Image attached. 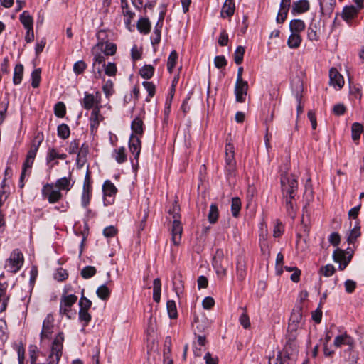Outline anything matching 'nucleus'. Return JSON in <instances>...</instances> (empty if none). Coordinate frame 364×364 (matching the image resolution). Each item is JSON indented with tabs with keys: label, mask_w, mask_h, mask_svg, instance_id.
Listing matches in <instances>:
<instances>
[{
	"label": "nucleus",
	"mask_w": 364,
	"mask_h": 364,
	"mask_svg": "<svg viewBox=\"0 0 364 364\" xmlns=\"http://www.w3.org/2000/svg\"><path fill=\"white\" fill-rule=\"evenodd\" d=\"M41 68L35 69L31 73V85L33 87L36 88L39 86L41 82Z\"/></svg>",
	"instance_id": "obj_51"
},
{
	"label": "nucleus",
	"mask_w": 364,
	"mask_h": 364,
	"mask_svg": "<svg viewBox=\"0 0 364 364\" xmlns=\"http://www.w3.org/2000/svg\"><path fill=\"white\" fill-rule=\"evenodd\" d=\"M129 148L132 154L134 155V159L138 161L141 149L140 136L132 134L129 137Z\"/></svg>",
	"instance_id": "obj_13"
},
{
	"label": "nucleus",
	"mask_w": 364,
	"mask_h": 364,
	"mask_svg": "<svg viewBox=\"0 0 364 364\" xmlns=\"http://www.w3.org/2000/svg\"><path fill=\"white\" fill-rule=\"evenodd\" d=\"M239 321L240 324L243 326V328L245 329L248 328L250 326V318L246 312H243L240 315Z\"/></svg>",
	"instance_id": "obj_64"
},
{
	"label": "nucleus",
	"mask_w": 364,
	"mask_h": 364,
	"mask_svg": "<svg viewBox=\"0 0 364 364\" xmlns=\"http://www.w3.org/2000/svg\"><path fill=\"white\" fill-rule=\"evenodd\" d=\"M214 64L217 68H223L227 65V60L223 55H218L214 58Z\"/></svg>",
	"instance_id": "obj_63"
},
{
	"label": "nucleus",
	"mask_w": 364,
	"mask_h": 364,
	"mask_svg": "<svg viewBox=\"0 0 364 364\" xmlns=\"http://www.w3.org/2000/svg\"><path fill=\"white\" fill-rule=\"evenodd\" d=\"M98 48L103 50L105 55H113L117 50V46L115 44L109 42H98L95 47L92 48V52H95V49Z\"/></svg>",
	"instance_id": "obj_18"
},
{
	"label": "nucleus",
	"mask_w": 364,
	"mask_h": 364,
	"mask_svg": "<svg viewBox=\"0 0 364 364\" xmlns=\"http://www.w3.org/2000/svg\"><path fill=\"white\" fill-rule=\"evenodd\" d=\"M290 31L294 33H299L305 28V23L301 19H294L289 23Z\"/></svg>",
	"instance_id": "obj_32"
},
{
	"label": "nucleus",
	"mask_w": 364,
	"mask_h": 364,
	"mask_svg": "<svg viewBox=\"0 0 364 364\" xmlns=\"http://www.w3.org/2000/svg\"><path fill=\"white\" fill-rule=\"evenodd\" d=\"M236 272L237 279L240 281L244 280L247 274V269L245 258L242 256L237 258Z\"/></svg>",
	"instance_id": "obj_25"
},
{
	"label": "nucleus",
	"mask_w": 364,
	"mask_h": 364,
	"mask_svg": "<svg viewBox=\"0 0 364 364\" xmlns=\"http://www.w3.org/2000/svg\"><path fill=\"white\" fill-rule=\"evenodd\" d=\"M121 4L123 10V14L126 16L124 22L127 24H129L134 16V13L129 9L127 0H121Z\"/></svg>",
	"instance_id": "obj_34"
},
{
	"label": "nucleus",
	"mask_w": 364,
	"mask_h": 364,
	"mask_svg": "<svg viewBox=\"0 0 364 364\" xmlns=\"http://www.w3.org/2000/svg\"><path fill=\"white\" fill-rule=\"evenodd\" d=\"M55 114L58 117H63L65 114V106L63 102H58L54 107Z\"/></svg>",
	"instance_id": "obj_57"
},
{
	"label": "nucleus",
	"mask_w": 364,
	"mask_h": 364,
	"mask_svg": "<svg viewBox=\"0 0 364 364\" xmlns=\"http://www.w3.org/2000/svg\"><path fill=\"white\" fill-rule=\"evenodd\" d=\"M105 66V73L107 75L109 76H114L117 71V66L113 63H108L107 65Z\"/></svg>",
	"instance_id": "obj_62"
},
{
	"label": "nucleus",
	"mask_w": 364,
	"mask_h": 364,
	"mask_svg": "<svg viewBox=\"0 0 364 364\" xmlns=\"http://www.w3.org/2000/svg\"><path fill=\"white\" fill-rule=\"evenodd\" d=\"M241 209V201L237 197H235L232 199L231 203V212L234 217H237Z\"/></svg>",
	"instance_id": "obj_44"
},
{
	"label": "nucleus",
	"mask_w": 364,
	"mask_h": 364,
	"mask_svg": "<svg viewBox=\"0 0 364 364\" xmlns=\"http://www.w3.org/2000/svg\"><path fill=\"white\" fill-rule=\"evenodd\" d=\"M269 364H294V358L289 356L285 348L284 352H279L277 356L269 357ZM301 364H309V360H304Z\"/></svg>",
	"instance_id": "obj_8"
},
{
	"label": "nucleus",
	"mask_w": 364,
	"mask_h": 364,
	"mask_svg": "<svg viewBox=\"0 0 364 364\" xmlns=\"http://www.w3.org/2000/svg\"><path fill=\"white\" fill-rule=\"evenodd\" d=\"M96 294L101 299L107 300L110 296V291L106 285H101L97 288Z\"/></svg>",
	"instance_id": "obj_45"
},
{
	"label": "nucleus",
	"mask_w": 364,
	"mask_h": 364,
	"mask_svg": "<svg viewBox=\"0 0 364 364\" xmlns=\"http://www.w3.org/2000/svg\"><path fill=\"white\" fill-rule=\"evenodd\" d=\"M358 14V9L354 5L346 6L343 7L341 17L348 23H350Z\"/></svg>",
	"instance_id": "obj_16"
},
{
	"label": "nucleus",
	"mask_w": 364,
	"mask_h": 364,
	"mask_svg": "<svg viewBox=\"0 0 364 364\" xmlns=\"http://www.w3.org/2000/svg\"><path fill=\"white\" fill-rule=\"evenodd\" d=\"M99 101L92 94L85 92V97L81 101L82 107L85 109H90L95 108V105H98Z\"/></svg>",
	"instance_id": "obj_24"
},
{
	"label": "nucleus",
	"mask_w": 364,
	"mask_h": 364,
	"mask_svg": "<svg viewBox=\"0 0 364 364\" xmlns=\"http://www.w3.org/2000/svg\"><path fill=\"white\" fill-rule=\"evenodd\" d=\"M138 30L144 34L149 33L151 23L148 18H140L137 23Z\"/></svg>",
	"instance_id": "obj_39"
},
{
	"label": "nucleus",
	"mask_w": 364,
	"mask_h": 364,
	"mask_svg": "<svg viewBox=\"0 0 364 364\" xmlns=\"http://www.w3.org/2000/svg\"><path fill=\"white\" fill-rule=\"evenodd\" d=\"M301 42V38L299 34L292 33L287 41V45L290 48H298Z\"/></svg>",
	"instance_id": "obj_38"
},
{
	"label": "nucleus",
	"mask_w": 364,
	"mask_h": 364,
	"mask_svg": "<svg viewBox=\"0 0 364 364\" xmlns=\"http://www.w3.org/2000/svg\"><path fill=\"white\" fill-rule=\"evenodd\" d=\"M330 85L341 89L344 85L343 77L334 68L329 71Z\"/></svg>",
	"instance_id": "obj_15"
},
{
	"label": "nucleus",
	"mask_w": 364,
	"mask_h": 364,
	"mask_svg": "<svg viewBox=\"0 0 364 364\" xmlns=\"http://www.w3.org/2000/svg\"><path fill=\"white\" fill-rule=\"evenodd\" d=\"M97 272L96 268L92 266H86L81 271V276L84 279H89L93 277Z\"/></svg>",
	"instance_id": "obj_53"
},
{
	"label": "nucleus",
	"mask_w": 364,
	"mask_h": 364,
	"mask_svg": "<svg viewBox=\"0 0 364 364\" xmlns=\"http://www.w3.org/2000/svg\"><path fill=\"white\" fill-rule=\"evenodd\" d=\"M70 128L65 124H61L58 127V135L59 137L65 139L70 136Z\"/></svg>",
	"instance_id": "obj_52"
},
{
	"label": "nucleus",
	"mask_w": 364,
	"mask_h": 364,
	"mask_svg": "<svg viewBox=\"0 0 364 364\" xmlns=\"http://www.w3.org/2000/svg\"><path fill=\"white\" fill-rule=\"evenodd\" d=\"M112 157L116 160V161L119 164H122L127 161V154L126 149L124 146H121L118 149H116L112 152Z\"/></svg>",
	"instance_id": "obj_30"
},
{
	"label": "nucleus",
	"mask_w": 364,
	"mask_h": 364,
	"mask_svg": "<svg viewBox=\"0 0 364 364\" xmlns=\"http://www.w3.org/2000/svg\"><path fill=\"white\" fill-rule=\"evenodd\" d=\"M86 68L87 64L83 60H78L73 65V71L75 74L80 75L84 72Z\"/></svg>",
	"instance_id": "obj_59"
},
{
	"label": "nucleus",
	"mask_w": 364,
	"mask_h": 364,
	"mask_svg": "<svg viewBox=\"0 0 364 364\" xmlns=\"http://www.w3.org/2000/svg\"><path fill=\"white\" fill-rule=\"evenodd\" d=\"M219 215L218 208L215 204H211L210 206V210L208 215V221L213 224L218 220Z\"/></svg>",
	"instance_id": "obj_42"
},
{
	"label": "nucleus",
	"mask_w": 364,
	"mask_h": 364,
	"mask_svg": "<svg viewBox=\"0 0 364 364\" xmlns=\"http://www.w3.org/2000/svg\"><path fill=\"white\" fill-rule=\"evenodd\" d=\"M334 272L335 268L332 264H326V266L322 267L319 270L320 274L327 277L332 276Z\"/></svg>",
	"instance_id": "obj_58"
},
{
	"label": "nucleus",
	"mask_w": 364,
	"mask_h": 364,
	"mask_svg": "<svg viewBox=\"0 0 364 364\" xmlns=\"http://www.w3.org/2000/svg\"><path fill=\"white\" fill-rule=\"evenodd\" d=\"M360 235V228L358 223L351 229L350 234L348 237V242L349 244H353L356 239Z\"/></svg>",
	"instance_id": "obj_40"
},
{
	"label": "nucleus",
	"mask_w": 364,
	"mask_h": 364,
	"mask_svg": "<svg viewBox=\"0 0 364 364\" xmlns=\"http://www.w3.org/2000/svg\"><path fill=\"white\" fill-rule=\"evenodd\" d=\"M235 3L232 0H225L223 5L220 15L223 18L230 17L235 12Z\"/></svg>",
	"instance_id": "obj_26"
},
{
	"label": "nucleus",
	"mask_w": 364,
	"mask_h": 364,
	"mask_svg": "<svg viewBox=\"0 0 364 364\" xmlns=\"http://www.w3.org/2000/svg\"><path fill=\"white\" fill-rule=\"evenodd\" d=\"M353 342H355L353 338L346 333H343L335 337L333 346L336 348H341L342 346H352Z\"/></svg>",
	"instance_id": "obj_17"
},
{
	"label": "nucleus",
	"mask_w": 364,
	"mask_h": 364,
	"mask_svg": "<svg viewBox=\"0 0 364 364\" xmlns=\"http://www.w3.org/2000/svg\"><path fill=\"white\" fill-rule=\"evenodd\" d=\"M225 171L228 176H234L236 171V161L233 145L227 142L225 145Z\"/></svg>",
	"instance_id": "obj_5"
},
{
	"label": "nucleus",
	"mask_w": 364,
	"mask_h": 364,
	"mask_svg": "<svg viewBox=\"0 0 364 364\" xmlns=\"http://www.w3.org/2000/svg\"><path fill=\"white\" fill-rule=\"evenodd\" d=\"M21 23L25 28H33V19L28 11H24L19 17Z\"/></svg>",
	"instance_id": "obj_31"
},
{
	"label": "nucleus",
	"mask_w": 364,
	"mask_h": 364,
	"mask_svg": "<svg viewBox=\"0 0 364 364\" xmlns=\"http://www.w3.org/2000/svg\"><path fill=\"white\" fill-rule=\"evenodd\" d=\"M248 90V83L245 80L235 82V95L236 97V101L238 102H244L245 100V97L247 95Z\"/></svg>",
	"instance_id": "obj_12"
},
{
	"label": "nucleus",
	"mask_w": 364,
	"mask_h": 364,
	"mask_svg": "<svg viewBox=\"0 0 364 364\" xmlns=\"http://www.w3.org/2000/svg\"><path fill=\"white\" fill-rule=\"evenodd\" d=\"M352 139L357 141L360 139V134L363 132V126L357 122L352 124L351 127Z\"/></svg>",
	"instance_id": "obj_41"
},
{
	"label": "nucleus",
	"mask_w": 364,
	"mask_h": 364,
	"mask_svg": "<svg viewBox=\"0 0 364 364\" xmlns=\"http://www.w3.org/2000/svg\"><path fill=\"white\" fill-rule=\"evenodd\" d=\"M54 186L60 191H70L73 186V183H71V173H69L68 176L67 177H63L58 179L54 183Z\"/></svg>",
	"instance_id": "obj_19"
},
{
	"label": "nucleus",
	"mask_w": 364,
	"mask_h": 364,
	"mask_svg": "<svg viewBox=\"0 0 364 364\" xmlns=\"http://www.w3.org/2000/svg\"><path fill=\"white\" fill-rule=\"evenodd\" d=\"M92 196V191H82L81 196V204L85 208H87L90 204Z\"/></svg>",
	"instance_id": "obj_55"
},
{
	"label": "nucleus",
	"mask_w": 364,
	"mask_h": 364,
	"mask_svg": "<svg viewBox=\"0 0 364 364\" xmlns=\"http://www.w3.org/2000/svg\"><path fill=\"white\" fill-rule=\"evenodd\" d=\"M302 320V314L300 310L294 311L289 319V328L291 331H296Z\"/></svg>",
	"instance_id": "obj_27"
},
{
	"label": "nucleus",
	"mask_w": 364,
	"mask_h": 364,
	"mask_svg": "<svg viewBox=\"0 0 364 364\" xmlns=\"http://www.w3.org/2000/svg\"><path fill=\"white\" fill-rule=\"evenodd\" d=\"M310 9V4L308 0H299L294 1L291 12L292 14H302L306 12Z\"/></svg>",
	"instance_id": "obj_22"
},
{
	"label": "nucleus",
	"mask_w": 364,
	"mask_h": 364,
	"mask_svg": "<svg viewBox=\"0 0 364 364\" xmlns=\"http://www.w3.org/2000/svg\"><path fill=\"white\" fill-rule=\"evenodd\" d=\"M245 51V50L243 46H240L237 47L234 53V60L237 65H240L242 63Z\"/></svg>",
	"instance_id": "obj_50"
},
{
	"label": "nucleus",
	"mask_w": 364,
	"mask_h": 364,
	"mask_svg": "<svg viewBox=\"0 0 364 364\" xmlns=\"http://www.w3.org/2000/svg\"><path fill=\"white\" fill-rule=\"evenodd\" d=\"M7 284L0 283V313L4 312L8 305L9 296L6 295Z\"/></svg>",
	"instance_id": "obj_23"
},
{
	"label": "nucleus",
	"mask_w": 364,
	"mask_h": 364,
	"mask_svg": "<svg viewBox=\"0 0 364 364\" xmlns=\"http://www.w3.org/2000/svg\"><path fill=\"white\" fill-rule=\"evenodd\" d=\"M54 318L50 314H48L43 322L42 330L40 334L41 342L45 339H49L53 332Z\"/></svg>",
	"instance_id": "obj_10"
},
{
	"label": "nucleus",
	"mask_w": 364,
	"mask_h": 364,
	"mask_svg": "<svg viewBox=\"0 0 364 364\" xmlns=\"http://www.w3.org/2000/svg\"><path fill=\"white\" fill-rule=\"evenodd\" d=\"M228 265V262L213 263V266L216 272V274L220 277H223L226 274Z\"/></svg>",
	"instance_id": "obj_49"
},
{
	"label": "nucleus",
	"mask_w": 364,
	"mask_h": 364,
	"mask_svg": "<svg viewBox=\"0 0 364 364\" xmlns=\"http://www.w3.org/2000/svg\"><path fill=\"white\" fill-rule=\"evenodd\" d=\"M166 307L169 317L172 319L177 318L178 313L175 301L173 300L168 301Z\"/></svg>",
	"instance_id": "obj_47"
},
{
	"label": "nucleus",
	"mask_w": 364,
	"mask_h": 364,
	"mask_svg": "<svg viewBox=\"0 0 364 364\" xmlns=\"http://www.w3.org/2000/svg\"><path fill=\"white\" fill-rule=\"evenodd\" d=\"M23 74V66L21 64L16 65L14 71L13 82L14 85H18L21 82Z\"/></svg>",
	"instance_id": "obj_36"
},
{
	"label": "nucleus",
	"mask_w": 364,
	"mask_h": 364,
	"mask_svg": "<svg viewBox=\"0 0 364 364\" xmlns=\"http://www.w3.org/2000/svg\"><path fill=\"white\" fill-rule=\"evenodd\" d=\"M56 159H58V152L55 148H49L46 155V163L50 170L55 166V164H52V161Z\"/></svg>",
	"instance_id": "obj_33"
},
{
	"label": "nucleus",
	"mask_w": 364,
	"mask_h": 364,
	"mask_svg": "<svg viewBox=\"0 0 364 364\" xmlns=\"http://www.w3.org/2000/svg\"><path fill=\"white\" fill-rule=\"evenodd\" d=\"M178 59V53L176 50H173L168 58L167 61V69L171 73L175 68L176 60Z\"/></svg>",
	"instance_id": "obj_48"
},
{
	"label": "nucleus",
	"mask_w": 364,
	"mask_h": 364,
	"mask_svg": "<svg viewBox=\"0 0 364 364\" xmlns=\"http://www.w3.org/2000/svg\"><path fill=\"white\" fill-rule=\"evenodd\" d=\"M102 90L107 97H109L114 93L113 82L111 80H107L102 86Z\"/></svg>",
	"instance_id": "obj_54"
},
{
	"label": "nucleus",
	"mask_w": 364,
	"mask_h": 364,
	"mask_svg": "<svg viewBox=\"0 0 364 364\" xmlns=\"http://www.w3.org/2000/svg\"><path fill=\"white\" fill-rule=\"evenodd\" d=\"M102 119V117L100 114V108L97 106L92 109L90 117V129L92 132L97 130Z\"/></svg>",
	"instance_id": "obj_21"
},
{
	"label": "nucleus",
	"mask_w": 364,
	"mask_h": 364,
	"mask_svg": "<svg viewBox=\"0 0 364 364\" xmlns=\"http://www.w3.org/2000/svg\"><path fill=\"white\" fill-rule=\"evenodd\" d=\"M68 277L67 271L63 268H58L54 274V278L57 281L62 282L65 280Z\"/></svg>",
	"instance_id": "obj_60"
},
{
	"label": "nucleus",
	"mask_w": 364,
	"mask_h": 364,
	"mask_svg": "<svg viewBox=\"0 0 364 364\" xmlns=\"http://www.w3.org/2000/svg\"><path fill=\"white\" fill-rule=\"evenodd\" d=\"M23 262L24 258L22 252L18 249H15L9 257L6 259L4 268L10 273H16L22 267Z\"/></svg>",
	"instance_id": "obj_3"
},
{
	"label": "nucleus",
	"mask_w": 364,
	"mask_h": 364,
	"mask_svg": "<svg viewBox=\"0 0 364 364\" xmlns=\"http://www.w3.org/2000/svg\"><path fill=\"white\" fill-rule=\"evenodd\" d=\"M79 319L85 323L83 326H86L91 320V315L89 314L88 310L80 309Z\"/></svg>",
	"instance_id": "obj_56"
},
{
	"label": "nucleus",
	"mask_w": 364,
	"mask_h": 364,
	"mask_svg": "<svg viewBox=\"0 0 364 364\" xmlns=\"http://www.w3.org/2000/svg\"><path fill=\"white\" fill-rule=\"evenodd\" d=\"M168 214L173 218L171 227L172 242L175 245H178L181 239L183 227L180 221V206L177 201L173 203L172 208L168 210Z\"/></svg>",
	"instance_id": "obj_2"
},
{
	"label": "nucleus",
	"mask_w": 364,
	"mask_h": 364,
	"mask_svg": "<svg viewBox=\"0 0 364 364\" xmlns=\"http://www.w3.org/2000/svg\"><path fill=\"white\" fill-rule=\"evenodd\" d=\"M164 14L161 13L158 22L155 26L154 33L151 37V43L155 45L159 43L161 41V32L163 26Z\"/></svg>",
	"instance_id": "obj_20"
},
{
	"label": "nucleus",
	"mask_w": 364,
	"mask_h": 364,
	"mask_svg": "<svg viewBox=\"0 0 364 364\" xmlns=\"http://www.w3.org/2000/svg\"><path fill=\"white\" fill-rule=\"evenodd\" d=\"M140 75L144 79H150L154 73V68L150 65H144L140 69Z\"/></svg>",
	"instance_id": "obj_46"
},
{
	"label": "nucleus",
	"mask_w": 364,
	"mask_h": 364,
	"mask_svg": "<svg viewBox=\"0 0 364 364\" xmlns=\"http://www.w3.org/2000/svg\"><path fill=\"white\" fill-rule=\"evenodd\" d=\"M64 336L60 332L52 343L51 351L48 358L49 364H58L61 356L63 346Z\"/></svg>",
	"instance_id": "obj_4"
},
{
	"label": "nucleus",
	"mask_w": 364,
	"mask_h": 364,
	"mask_svg": "<svg viewBox=\"0 0 364 364\" xmlns=\"http://www.w3.org/2000/svg\"><path fill=\"white\" fill-rule=\"evenodd\" d=\"M228 262V259L225 258L223 251L218 249L215 252V256L213 259V263H223Z\"/></svg>",
	"instance_id": "obj_61"
},
{
	"label": "nucleus",
	"mask_w": 364,
	"mask_h": 364,
	"mask_svg": "<svg viewBox=\"0 0 364 364\" xmlns=\"http://www.w3.org/2000/svg\"><path fill=\"white\" fill-rule=\"evenodd\" d=\"M104 193V204L105 205H111L114 201V197L117 192V189L110 181L107 180L102 186Z\"/></svg>",
	"instance_id": "obj_9"
},
{
	"label": "nucleus",
	"mask_w": 364,
	"mask_h": 364,
	"mask_svg": "<svg viewBox=\"0 0 364 364\" xmlns=\"http://www.w3.org/2000/svg\"><path fill=\"white\" fill-rule=\"evenodd\" d=\"M144 123L143 121L139 118H135L131 124V128L134 132V135H137L139 136H141L144 134Z\"/></svg>",
	"instance_id": "obj_29"
},
{
	"label": "nucleus",
	"mask_w": 364,
	"mask_h": 364,
	"mask_svg": "<svg viewBox=\"0 0 364 364\" xmlns=\"http://www.w3.org/2000/svg\"><path fill=\"white\" fill-rule=\"evenodd\" d=\"M77 297L74 294L63 296L60 300V313L67 315L68 318V313L70 311L71 306L77 301Z\"/></svg>",
	"instance_id": "obj_11"
},
{
	"label": "nucleus",
	"mask_w": 364,
	"mask_h": 364,
	"mask_svg": "<svg viewBox=\"0 0 364 364\" xmlns=\"http://www.w3.org/2000/svg\"><path fill=\"white\" fill-rule=\"evenodd\" d=\"M43 141V137H39L38 136H36L32 141L30 149L28 151L26 156L30 159H35L37 151L39 149V146Z\"/></svg>",
	"instance_id": "obj_28"
},
{
	"label": "nucleus",
	"mask_w": 364,
	"mask_h": 364,
	"mask_svg": "<svg viewBox=\"0 0 364 364\" xmlns=\"http://www.w3.org/2000/svg\"><path fill=\"white\" fill-rule=\"evenodd\" d=\"M144 87L148 92V97L146 98V102H149L150 99L153 97L156 92V87L152 82L144 81L142 83Z\"/></svg>",
	"instance_id": "obj_43"
},
{
	"label": "nucleus",
	"mask_w": 364,
	"mask_h": 364,
	"mask_svg": "<svg viewBox=\"0 0 364 364\" xmlns=\"http://www.w3.org/2000/svg\"><path fill=\"white\" fill-rule=\"evenodd\" d=\"M41 193L43 198L47 199L50 203H55L63 197L61 192L55 187L53 183H46L44 185L42 188Z\"/></svg>",
	"instance_id": "obj_6"
},
{
	"label": "nucleus",
	"mask_w": 364,
	"mask_h": 364,
	"mask_svg": "<svg viewBox=\"0 0 364 364\" xmlns=\"http://www.w3.org/2000/svg\"><path fill=\"white\" fill-rule=\"evenodd\" d=\"M280 183L283 203L289 217L294 218L296 215V196L298 191V182L294 176L282 173Z\"/></svg>",
	"instance_id": "obj_1"
},
{
	"label": "nucleus",
	"mask_w": 364,
	"mask_h": 364,
	"mask_svg": "<svg viewBox=\"0 0 364 364\" xmlns=\"http://www.w3.org/2000/svg\"><path fill=\"white\" fill-rule=\"evenodd\" d=\"M153 299L158 303L160 301L161 290V280L159 278L155 279L153 282Z\"/></svg>",
	"instance_id": "obj_37"
},
{
	"label": "nucleus",
	"mask_w": 364,
	"mask_h": 364,
	"mask_svg": "<svg viewBox=\"0 0 364 364\" xmlns=\"http://www.w3.org/2000/svg\"><path fill=\"white\" fill-rule=\"evenodd\" d=\"M343 251L341 249H337L333 252V257L336 262H338L340 269H344L348 263L350 262L353 257V250Z\"/></svg>",
	"instance_id": "obj_7"
},
{
	"label": "nucleus",
	"mask_w": 364,
	"mask_h": 364,
	"mask_svg": "<svg viewBox=\"0 0 364 364\" xmlns=\"http://www.w3.org/2000/svg\"><path fill=\"white\" fill-rule=\"evenodd\" d=\"M343 355L349 364L357 363L359 356L358 353L355 350V342H353L352 346H348V348L343 350Z\"/></svg>",
	"instance_id": "obj_14"
},
{
	"label": "nucleus",
	"mask_w": 364,
	"mask_h": 364,
	"mask_svg": "<svg viewBox=\"0 0 364 364\" xmlns=\"http://www.w3.org/2000/svg\"><path fill=\"white\" fill-rule=\"evenodd\" d=\"M33 162H34L33 159H30L26 156V160L23 164L22 172H21V175L20 177V186L21 188L23 187V186H24L23 181L26 176V173L28 169L31 170Z\"/></svg>",
	"instance_id": "obj_35"
}]
</instances>
